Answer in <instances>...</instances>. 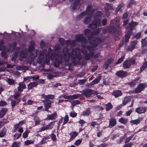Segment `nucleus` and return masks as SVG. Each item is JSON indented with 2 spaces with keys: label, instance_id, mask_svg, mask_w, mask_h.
Masks as SVG:
<instances>
[{
  "label": "nucleus",
  "instance_id": "obj_1",
  "mask_svg": "<svg viewBox=\"0 0 147 147\" xmlns=\"http://www.w3.org/2000/svg\"><path fill=\"white\" fill-rule=\"evenodd\" d=\"M60 46L57 45L54 48L55 52H51V49L49 48L47 53L46 52V50L44 49L39 56V58H41L42 56L43 57L44 55H45V58L44 62L48 64L50 60V54H51V59L53 60L55 59L54 65L56 67H58L59 63H61L63 61L65 62H68L70 60V56L71 59V61L73 63H75L76 58L79 60L82 58L80 55V51L78 48H76L74 50H72L71 54L69 53L67 48L65 47L63 49L62 51H60Z\"/></svg>",
  "mask_w": 147,
  "mask_h": 147
},
{
  "label": "nucleus",
  "instance_id": "obj_2",
  "mask_svg": "<svg viewBox=\"0 0 147 147\" xmlns=\"http://www.w3.org/2000/svg\"><path fill=\"white\" fill-rule=\"evenodd\" d=\"M101 31L100 29L98 28L92 32L91 36H88V40L89 41L90 45H87L88 44L86 38L84 37L83 34L77 35L75 36L76 41L78 42H81L82 43V52L84 55H85L87 53L86 50L87 49L89 51V53L87 54L85 57V59L86 60L89 59L91 57H93L94 58L97 57V55H94L92 51L94 50V48L99 44H100L103 40L101 38H96L94 39V36L98 35Z\"/></svg>",
  "mask_w": 147,
  "mask_h": 147
},
{
  "label": "nucleus",
  "instance_id": "obj_3",
  "mask_svg": "<svg viewBox=\"0 0 147 147\" xmlns=\"http://www.w3.org/2000/svg\"><path fill=\"white\" fill-rule=\"evenodd\" d=\"M102 15V12L100 11H98L93 18L94 20L92 22V24L90 25L89 27L92 29L96 28L97 26H101V20L99 18Z\"/></svg>",
  "mask_w": 147,
  "mask_h": 147
},
{
  "label": "nucleus",
  "instance_id": "obj_4",
  "mask_svg": "<svg viewBox=\"0 0 147 147\" xmlns=\"http://www.w3.org/2000/svg\"><path fill=\"white\" fill-rule=\"evenodd\" d=\"M91 7L90 6H88L86 12H82L80 14L81 16H82L85 15L90 16L91 17H89V18H86L84 21V22L85 24H88L89 22L91 20V18H92L91 16L93 15V14L95 12V11H93L91 10Z\"/></svg>",
  "mask_w": 147,
  "mask_h": 147
},
{
  "label": "nucleus",
  "instance_id": "obj_5",
  "mask_svg": "<svg viewBox=\"0 0 147 147\" xmlns=\"http://www.w3.org/2000/svg\"><path fill=\"white\" fill-rule=\"evenodd\" d=\"M83 92L84 93L82 94L84 95L87 97H90L92 94L97 95L98 94L97 91H95L89 88L86 89Z\"/></svg>",
  "mask_w": 147,
  "mask_h": 147
},
{
  "label": "nucleus",
  "instance_id": "obj_6",
  "mask_svg": "<svg viewBox=\"0 0 147 147\" xmlns=\"http://www.w3.org/2000/svg\"><path fill=\"white\" fill-rule=\"evenodd\" d=\"M135 62V60L133 59H131L129 60H126L123 63V67L125 69L128 68L131 65L134 64Z\"/></svg>",
  "mask_w": 147,
  "mask_h": 147
},
{
  "label": "nucleus",
  "instance_id": "obj_7",
  "mask_svg": "<svg viewBox=\"0 0 147 147\" xmlns=\"http://www.w3.org/2000/svg\"><path fill=\"white\" fill-rule=\"evenodd\" d=\"M138 40H135L131 41L130 43V45L127 47V50L128 51H132L134 49L136 48L137 45Z\"/></svg>",
  "mask_w": 147,
  "mask_h": 147
},
{
  "label": "nucleus",
  "instance_id": "obj_8",
  "mask_svg": "<svg viewBox=\"0 0 147 147\" xmlns=\"http://www.w3.org/2000/svg\"><path fill=\"white\" fill-rule=\"evenodd\" d=\"M119 21L118 19H115L111 20L110 24L111 28L114 29L119 28Z\"/></svg>",
  "mask_w": 147,
  "mask_h": 147
},
{
  "label": "nucleus",
  "instance_id": "obj_9",
  "mask_svg": "<svg viewBox=\"0 0 147 147\" xmlns=\"http://www.w3.org/2000/svg\"><path fill=\"white\" fill-rule=\"evenodd\" d=\"M4 42L3 41L0 42V50L2 51L1 56L2 57L6 58L7 57V53L5 52V47L4 46Z\"/></svg>",
  "mask_w": 147,
  "mask_h": 147
},
{
  "label": "nucleus",
  "instance_id": "obj_10",
  "mask_svg": "<svg viewBox=\"0 0 147 147\" xmlns=\"http://www.w3.org/2000/svg\"><path fill=\"white\" fill-rule=\"evenodd\" d=\"M145 87V85L143 84H140L137 87V88L133 90L132 92L135 93H138L141 92Z\"/></svg>",
  "mask_w": 147,
  "mask_h": 147
},
{
  "label": "nucleus",
  "instance_id": "obj_11",
  "mask_svg": "<svg viewBox=\"0 0 147 147\" xmlns=\"http://www.w3.org/2000/svg\"><path fill=\"white\" fill-rule=\"evenodd\" d=\"M117 76L120 78H123L127 75V73L126 71H117L116 73Z\"/></svg>",
  "mask_w": 147,
  "mask_h": 147
},
{
  "label": "nucleus",
  "instance_id": "obj_12",
  "mask_svg": "<svg viewBox=\"0 0 147 147\" xmlns=\"http://www.w3.org/2000/svg\"><path fill=\"white\" fill-rule=\"evenodd\" d=\"M19 86L18 87V90L19 92H22L23 90L24 89L26 88L25 84L24 82H21L18 84Z\"/></svg>",
  "mask_w": 147,
  "mask_h": 147
},
{
  "label": "nucleus",
  "instance_id": "obj_13",
  "mask_svg": "<svg viewBox=\"0 0 147 147\" xmlns=\"http://www.w3.org/2000/svg\"><path fill=\"white\" fill-rule=\"evenodd\" d=\"M43 101L44 102V107L45 109V111H47L51 107V101L49 100L45 101L43 100Z\"/></svg>",
  "mask_w": 147,
  "mask_h": 147
},
{
  "label": "nucleus",
  "instance_id": "obj_14",
  "mask_svg": "<svg viewBox=\"0 0 147 147\" xmlns=\"http://www.w3.org/2000/svg\"><path fill=\"white\" fill-rule=\"evenodd\" d=\"M32 117H33V120L35 123V125H39L41 120L38 118V117L36 115L33 114L32 115Z\"/></svg>",
  "mask_w": 147,
  "mask_h": 147
},
{
  "label": "nucleus",
  "instance_id": "obj_15",
  "mask_svg": "<svg viewBox=\"0 0 147 147\" xmlns=\"http://www.w3.org/2000/svg\"><path fill=\"white\" fill-rule=\"evenodd\" d=\"M109 127L110 128L112 127L116 124V119L114 118H111L109 121Z\"/></svg>",
  "mask_w": 147,
  "mask_h": 147
},
{
  "label": "nucleus",
  "instance_id": "obj_16",
  "mask_svg": "<svg viewBox=\"0 0 147 147\" xmlns=\"http://www.w3.org/2000/svg\"><path fill=\"white\" fill-rule=\"evenodd\" d=\"M78 132L76 131H73L69 133V135L70 136V138L69 140L71 141L74 139L76 137L78 136Z\"/></svg>",
  "mask_w": 147,
  "mask_h": 147
},
{
  "label": "nucleus",
  "instance_id": "obj_17",
  "mask_svg": "<svg viewBox=\"0 0 147 147\" xmlns=\"http://www.w3.org/2000/svg\"><path fill=\"white\" fill-rule=\"evenodd\" d=\"M146 111V109L143 107H139L136 109V112L139 114L145 113Z\"/></svg>",
  "mask_w": 147,
  "mask_h": 147
},
{
  "label": "nucleus",
  "instance_id": "obj_18",
  "mask_svg": "<svg viewBox=\"0 0 147 147\" xmlns=\"http://www.w3.org/2000/svg\"><path fill=\"white\" fill-rule=\"evenodd\" d=\"M42 97L46 100H48V99H53L55 97V96L52 94H49L48 95L42 94Z\"/></svg>",
  "mask_w": 147,
  "mask_h": 147
},
{
  "label": "nucleus",
  "instance_id": "obj_19",
  "mask_svg": "<svg viewBox=\"0 0 147 147\" xmlns=\"http://www.w3.org/2000/svg\"><path fill=\"white\" fill-rule=\"evenodd\" d=\"M132 32L131 30L127 31V34H125V41L126 42H129V38L132 33Z\"/></svg>",
  "mask_w": 147,
  "mask_h": 147
},
{
  "label": "nucleus",
  "instance_id": "obj_20",
  "mask_svg": "<svg viewBox=\"0 0 147 147\" xmlns=\"http://www.w3.org/2000/svg\"><path fill=\"white\" fill-rule=\"evenodd\" d=\"M138 23L136 22H134L133 21L132 22L129 24V26H128L127 27H126L127 29H128L129 30H131L132 28L136 26L138 24Z\"/></svg>",
  "mask_w": 147,
  "mask_h": 147
},
{
  "label": "nucleus",
  "instance_id": "obj_21",
  "mask_svg": "<svg viewBox=\"0 0 147 147\" xmlns=\"http://www.w3.org/2000/svg\"><path fill=\"white\" fill-rule=\"evenodd\" d=\"M7 111V109L5 108H3L0 111V118H2L5 114Z\"/></svg>",
  "mask_w": 147,
  "mask_h": 147
},
{
  "label": "nucleus",
  "instance_id": "obj_22",
  "mask_svg": "<svg viewBox=\"0 0 147 147\" xmlns=\"http://www.w3.org/2000/svg\"><path fill=\"white\" fill-rule=\"evenodd\" d=\"M113 94L115 97H119L122 95V93L119 90H115L113 92Z\"/></svg>",
  "mask_w": 147,
  "mask_h": 147
},
{
  "label": "nucleus",
  "instance_id": "obj_23",
  "mask_svg": "<svg viewBox=\"0 0 147 147\" xmlns=\"http://www.w3.org/2000/svg\"><path fill=\"white\" fill-rule=\"evenodd\" d=\"M38 84L37 82H34L30 83L28 85V89H31L33 87H36Z\"/></svg>",
  "mask_w": 147,
  "mask_h": 147
},
{
  "label": "nucleus",
  "instance_id": "obj_24",
  "mask_svg": "<svg viewBox=\"0 0 147 147\" xmlns=\"http://www.w3.org/2000/svg\"><path fill=\"white\" fill-rule=\"evenodd\" d=\"M57 114L55 113H54L51 115H47V119L49 120H53L55 119L56 117Z\"/></svg>",
  "mask_w": 147,
  "mask_h": 147
},
{
  "label": "nucleus",
  "instance_id": "obj_25",
  "mask_svg": "<svg viewBox=\"0 0 147 147\" xmlns=\"http://www.w3.org/2000/svg\"><path fill=\"white\" fill-rule=\"evenodd\" d=\"M76 41L75 40H73L71 41L70 40H67L65 42V43L67 45H71L72 46L75 45Z\"/></svg>",
  "mask_w": 147,
  "mask_h": 147
},
{
  "label": "nucleus",
  "instance_id": "obj_26",
  "mask_svg": "<svg viewBox=\"0 0 147 147\" xmlns=\"http://www.w3.org/2000/svg\"><path fill=\"white\" fill-rule=\"evenodd\" d=\"M20 101V99H17L16 100H12L11 101V105L12 107L15 106L17 104L19 103Z\"/></svg>",
  "mask_w": 147,
  "mask_h": 147
},
{
  "label": "nucleus",
  "instance_id": "obj_27",
  "mask_svg": "<svg viewBox=\"0 0 147 147\" xmlns=\"http://www.w3.org/2000/svg\"><path fill=\"white\" fill-rule=\"evenodd\" d=\"M130 100V97H126L123 101V104L124 105H125L127 103L129 102Z\"/></svg>",
  "mask_w": 147,
  "mask_h": 147
},
{
  "label": "nucleus",
  "instance_id": "obj_28",
  "mask_svg": "<svg viewBox=\"0 0 147 147\" xmlns=\"http://www.w3.org/2000/svg\"><path fill=\"white\" fill-rule=\"evenodd\" d=\"M90 113V109L88 108L82 113V115L83 116H87L89 115Z\"/></svg>",
  "mask_w": 147,
  "mask_h": 147
},
{
  "label": "nucleus",
  "instance_id": "obj_29",
  "mask_svg": "<svg viewBox=\"0 0 147 147\" xmlns=\"http://www.w3.org/2000/svg\"><path fill=\"white\" fill-rule=\"evenodd\" d=\"M6 133V130L5 128L2 129L0 132V137L2 138L5 136Z\"/></svg>",
  "mask_w": 147,
  "mask_h": 147
},
{
  "label": "nucleus",
  "instance_id": "obj_30",
  "mask_svg": "<svg viewBox=\"0 0 147 147\" xmlns=\"http://www.w3.org/2000/svg\"><path fill=\"white\" fill-rule=\"evenodd\" d=\"M100 80V77H98L97 78L91 82V84L92 85H94L97 83Z\"/></svg>",
  "mask_w": 147,
  "mask_h": 147
},
{
  "label": "nucleus",
  "instance_id": "obj_31",
  "mask_svg": "<svg viewBox=\"0 0 147 147\" xmlns=\"http://www.w3.org/2000/svg\"><path fill=\"white\" fill-rule=\"evenodd\" d=\"M142 45V47H146L147 46V38L142 39L141 41Z\"/></svg>",
  "mask_w": 147,
  "mask_h": 147
},
{
  "label": "nucleus",
  "instance_id": "obj_32",
  "mask_svg": "<svg viewBox=\"0 0 147 147\" xmlns=\"http://www.w3.org/2000/svg\"><path fill=\"white\" fill-rule=\"evenodd\" d=\"M147 68V61H145L140 68V71H142Z\"/></svg>",
  "mask_w": 147,
  "mask_h": 147
},
{
  "label": "nucleus",
  "instance_id": "obj_33",
  "mask_svg": "<svg viewBox=\"0 0 147 147\" xmlns=\"http://www.w3.org/2000/svg\"><path fill=\"white\" fill-rule=\"evenodd\" d=\"M106 110L107 111H108L111 109L113 108V105L111 103H108L106 105Z\"/></svg>",
  "mask_w": 147,
  "mask_h": 147
},
{
  "label": "nucleus",
  "instance_id": "obj_34",
  "mask_svg": "<svg viewBox=\"0 0 147 147\" xmlns=\"http://www.w3.org/2000/svg\"><path fill=\"white\" fill-rule=\"evenodd\" d=\"M26 55L24 54L23 51L21 52L20 56V61H22L23 58H26Z\"/></svg>",
  "mask_w": 147,
  "mask_h": 147
},
{
  "label": "nucleus",
  "instance_id": "obj_35",
  "mask_svg": "<svg viewBox=\"0 0 147 147\" xmlns=\"http://www.w3.org/2000/svg\"><path fill=\"white\" fill-rule=\"evenodd\" d=\"M119 122L123 124H125L127 122V119L126 118H121L119 120Z\"/></svg>",
  "mask_w": 147,
  "mask_h": 147
},
{
  "label": "nucleus",
  "instance_id": "obj_36",
  "mask_svg": "<svg viewBox=\"0 0 147 147\" xmlns=\"http://www.w3.org/2000/svg\"><path fill=\"white\" fill-rule=\"evenodd\" d=\"M80 96L79 94H75L72 95H70V99L73 100L78 98Z\"/></svg>",
  "mask_w": 147,
  "mask_h": 147
},
{
  "label": "nucleus",
  "instance_id": "obj_37",
  "mask_svg": "<svg viewBox=\"0 0 147 147\" xmlns=\"http://www.w3.org/2000/svg\"><path fill=\"white\" fill-rule=\"evenodd\" d=\"M35 57L34 55H33V54H32L31 56H30L29 58L28 59V63L30 64L31 63L32 61H33V59Z\"/></svg>",
  "mask_w": 147,
  "mask_h": 147
},
{
  "label": "nucleus",
  "instance_id": "obj_38",
  "mask_svg": "<svg viewBox=\"0 0 147 147\" xmlns=\"http://www.w3.org/2000/svg\"><path fill=\"white\" fill-rule=\"evenodd\" d=\"M140 121L139 119H138L136 120H132L130 121V123L133 124L137 125L139 123Z\"/></svg>",
  "mask_w": 147,
  "mask_h": 147
},
{
  "label": "nucleus",
  "instance_id": "obj_39",
  "mask_svg": "<svg viewBox=\"0 0 147 147\" xmlns=\"http://www.w3.org/2000/svg\"><path fill=\"white\" fill-rule=\"evenodd\" d=\"M30 133V131L28 130L25 131L23 133L22 135L23 137L24 138H27L28 135V134Z\"/></svg>",
  "mask_w": 147,
  "mask_h": 147
},
{
  "label": "nucleus",
  "instance_id": "obj_40",
  "mask_svg": "<svg viewBox=\"0 0 147 147\" xmlns=\"http://www.w3.org/2000/svg\"><path fill=\"white\" fill-rule=\"evenodd\" d=\"M33 141L30 140H27L24 142V145L25 146H28L30 144H33Z\"/></svg>",
  "mask_w": 147,
  "mask_h": 147
},
{
  "label": "nucleus",
  "instance_id": "obj_41",
  "mask_svg": "<svg viewBox=\"0 0 147 147\" xmlns=\"http://www.w3.org/2000/svg\"><path fill=\"white\" fill-rule=\"evenodd\" d=\"M7 83L9 85L13 84L14 83V80L12 79L9 78L7 80Z\"/></svg>",
  "mask_w": 147,
  "mask_h": 147
},
{
  "label": "nucleus",
  "instance_id": "obj_42",
  "mask_svg": "<svg viewBox=\"0 0 147 147\" xmlns=\"http://www.w3.org/2000/svg\"><path fill=\"white\" fill-rule=\"evenodd\" d=\"M105 5L108 9L112 10L113 9V6L109 3H106Z\"/></svg>",
  "mask_w": 147,
  "mask_h": 147
},
{
  "label": "nucleus",
  "instance_id": "obj_43",
  "mask_svg": "<svg viewBox=\"0 0 147 147\" xmlns=\"http://www.w3.org/2000/svg\"><path fill=\"white\" fill-rule=\"evenodd\" d=\"M124 56H122L118 60V61L116 62L117 64H118L121 63L124 60Z\"/></svg>",
  "mask_w": 147,
  "mask_h": 147
},
{
  "label": "nucleus",
  "instance_id": "obj_44",
  "mask_svg": "<svg viewBox=\"0 0 147 147\" xmlns=\"http://www.w3.org/2000/svg\"><path fill=\"white\" fill-rule=\"evenodd\" d=\"M137 83L136 81H134L129 83L128 84L130 86V87H133Z\"/></svg>",
  "mask_w": 147,
  "mask_h": 147
},
{
  "label": "nucleus",
  "instance_id": "obj_45",
  "mask_svg": "<svg viewBox=\"0 0 147 147\" xmlns=\"http://www.w3.org/2000/svg\"><path fill=\"white\" fill-rule=\"evenodd\" d=\"M86 36H88L91 33L90 31L88 29H85L84 32Z\"/></svg>",
  "mask_w": 147,
  "mask_h": 147
},
{
  "label": "nucleus",
  "instance_id": "obj_46",
  "mask_svg": "<svg viewBox=\"0 0 147 147\" xmlns=\"http://www.w3.org/2000/svg\"><path fill=\"white\" fill-rule=\"evenodd\" d=\"M77 114L74 111H72L69 113V115L72 117H75L77 116Z\"/></svg>",
  "mask_w": 147,
  "mask_h": 147
},
{
  "label": "nucleus",
  "instance_id": "obj_47",
  "mask_svg": "<svg viewBox=\"0 0 147 147\" xmlns=\"http://www.w3.org/2000/svg\"><path fill=\"white\" fill-rule=\"evenodd\" d=\"M82 139H79L76 141L74 143V144L75 145L78 146L82 142Z\"/></svg>",
  "mask_w": 147,
  "mask_h": 147
},
{
  "label": "nucleus",
  "instance_id": "obj_48",
  "mask_svg": "<svg viewBox=\"0 0 147 147\" xmlns=\"http://www.w3.org/2000/svg\"><path fill=\"white\" fill-rule=\"evenodd\" d=\"M20 95V94L18 93H16L13 95L14 99L16 100L17 99H20L19 98Z\"/></svg>",
  "mask_w": 147,
  "mask_h": 147
},
{
  "label": "nucleus",
  "instance_id": "obj_49",
  "mask_svg": "<svg viewBox=\"0 0 147 147\" xmlns=\"http://www.w3.org/2000/svg\"><path fill=\"white\" fill-rule=\"evenodd\" d=\"M51 137L53 141H56V136L53 133H52L51 134Z\"/></svg>",
  "mask_w": 147,
  "mask_h": 147
},
{
  "label": "nucleus",
  "instance_id": "obj_50",
  "mask_svg": "<svg viewBox=\"0 0 147 147\" xmlns=\"http://www.w3.org/2000/svg\"><path fill=\"white\" fill-rule=\"evenodd\" d=\"M80 103V101L78 100H74L71 102V105L75 106Z\"/></svg>",
  "mask_w": 147,
  "mask_h": 147
},
{
  "label": "nucleus",
  "instance_id": "obj_51",
  "mask_svg": "<svg viewBox=\"0 0 147 147\" xmlns=\"http://www.w3.org/2000/svg\"><path fill=\"white\" fill-rule=\"evenodd\" d=\"M69 120V117L68 115H66L64 117L63 124L67 123Z\"/></svg>",
  "mask_w": 147,
  "mask_h": 147
},
{
  "label": "nucleus",
  "instance_id": "obj_52",
  "mask_svg": "<svg viewBox=\"0 0 147 147\" xmlns=\"http://www.w3.org/2000/svg\"><path fill=\"white\" fill-rule=\"evenodd\" d=\"M20 143L18 142H14L12 145V147H18Z\"/></svg>",
  "mask_w": 147,
  "mask_h": 147
},
{
  "label": "nucleus",
  "instance_id": "obj_53",
  "mask_svg": "<svg viewBox=\"0 0 147 147\" xmlns=\"http://www.w3.org/2000/svg\"><path fill=\"white\" fill-rule=\"evenodd\" d=\"M7 105V103L1 100L0 101V106H3L6 105Z\"/></svg>",
  "mask_w": 147,
  "mask_h": 147
},
{
  "label": "nucleus",
  "instance_id": "obj_54",
  "mask_svg": "<svg viewBox=\"0 0 147 147\" xmlns=\"http://www.w3.org/2000/svg\"><path fill=\"white\" fill-rule=\"evenodd\" d=\"M107 145V144L106 143H104L100 144L97 146V147H105Z\"/></svg>",
  "mask_w": 147,
  "mask_h": 147
},
{
  "label": "nucleus",
  "instance_id": "obj_55",
  "mask_svg": "<svg viewBox=\"0 0 147 147\" xmlns=\"http://www.w3.org/2000/svg\"><path fill=\"white\" fill-rule=\"evenodd\" d=\"M45 126L47 129H51L53 127V125L51 123Z\"/></svg>",
  "mask_w": 147,
  "mask_h": 147
},
{
  "label": "nucleus",
  "instance_id": "obj_56",
  "mask_svg": "<svg viewBox=\"0 0 147 147\" xmlns=\"http://www.w3.org/2000/svg\"><path fill=\"white\" fill-rule=\"evenodd\" d=\"M132 145L131 143L130 142L127 144H125L123 147H131Z\"/></svg>",
  "mask_w": 147,
  "mask_h": 147
},
{
  "label": "nucleus",
  "instance_id": "obj_57",
  "mask_svg": "<svg viewBox=\"0 0 147 147\" xmlns=\"http://www.w3.org/2000/svg\"><path fill=\"white\" fill-rule=\"evenodd\" d=\"M133 137V136H131L127 138L126 140L125 143H126L129 142L130 140Z\"/></svg>",
  "mask_w": 147,
  "mask_h": 147
},
{
  "label": "nucleus",
  "instance_id": "obj_58",
  "mask_svg": "<svg viewBox=\"0 0 147 147\" xmlns=\"http://www.w3.org/2000/svg\"><path fill=\"white\" fill-rule=\"evenodd\" d=\"M141 33L139 32L137 33V34L134 36V37L136 38L137 39H138L140 38L141 36Z\"/></svg>",
  "mask_w": 147,
  "mask_h": 147
},
{
  "label": "nucleus",
  "instance_id": "obj_59",
  "mask_svg": "<svg viewBox=\"0 0 147 147\" xmlns=\"http://www.w3.org/2000/svg\"><path fill=\"white\" fill-rule=\"evenodd\" d=\"M86 80L85 79L79 80V82L80 84H84L86 82Z\"/></svg>",
  "mask_w": 147,
  "mask_h": 147
},
{
  "label": "nucleus",
  "instance_id": "obj_60",
  "mask_svg": "<svg viewBox=\"0 0 147 147\" xmlns=\"http://www.w3.org/2000/svg\"><path fill=\"white\" fill-rule=\"evenodd\" d=\"M21 127L20 126V125L18 124V123L16 124V125H14V127H13L15 131L16 130H17L18 129L19 127Z\"/></svg>",
  "mask_w": 147,
  "mask_h": 147
},
{
  "label": "nucleus",
  "instance_id": "obj_61",
  "mask_svg": "<svg viewBox=\"0 0 147 147\" xmlns=\"http://www.w3.org/2000/svg\"><path fill=\"white\" fill-rule=\"evenodd\" d=\"M24 67H25V66H17L16 67V69L18 70H21L24 69Z\"/></svg>",
  "mask_w": 147,
  "mask_h": 147
},
{
  "label": "nucleus",
  "instance_id": "obj_62",
  "mask_svg": "<svg viewBox=\"0 0 147 147\" xmlns=\"http://www.w3.org/2000/svg\"><path fill=\"white\" fill-rule=\"evenodd\" d=\"M22 134H16L15 135H14V136L15 137H16V139H18L21 136Z\"/></svg>",
  "mask_w": 147,
  "mask_h": 147
},
{
  "label": "nucleus",
  "instance_id": "obj_63",
  "mask_svg": "<svg viewBox=\"0 0 147 147\" xmlns=\"http://www.w3.org/2000/svg\"><path fill=\"white\" fill-rule=\"evenodd\" d=\"M78 123L81 125V126H82L85 123L84 121L82 119H80Z\"/></svg>",
  "mask_w": 147,
  "mask_h": 147
},
{
  "label": "nucleus",
  "instance_id": "obj_64",
  "mask_svg": "<svg viewBox=\"0 0 147 147\" xmlns=\"http://www.w3.org/2000/svg\"><path fill=\"white\" fill-rule=\"evenodd\" d=\"M34 49V47L33 46H31L30 47L29 49V53L32 52Z\"/></svg>",
  "mask_w": 147,
  "mask_h": 147
}]
</instances>
